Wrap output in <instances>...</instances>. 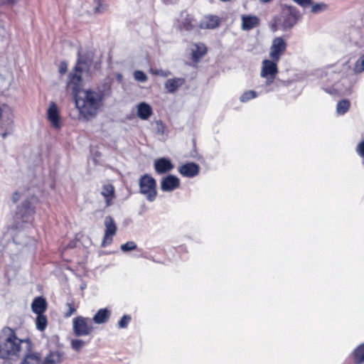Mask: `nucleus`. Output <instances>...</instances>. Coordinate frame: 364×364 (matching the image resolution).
Returning a JSON list of instances; mask_svg holds the SVG:
<instances>
[{
    "label": "nucleus",
    "mask_w": 364,
    "mask_h": 364,
    "mask_svg": "<svg viewBox=\"0 0 364 364\" xmlns=\"http://www.w3.org/2000/svg\"><path fill=\"white\" fill-rule=\"evenodd\" d=\"M182 20L179 23V28L181 30H185L187 31H192L197 25V21L192 14H188L186 11L181 13Z\"/></svg>",
    "instance_id": "obj_17"
},
{
    "label": "nucleus",
    "mask_w": 364,
    "mask_h": 364,
    "mask_svg": "<svg viewBox=\"0 0 364 364\" xmlns=\"http://www.w3.org/2000/svg\"><path fill=\"white\" fill-rule=\"evenodd\" d=\"M105 94L102 91L91 89L82 90L73 97L75 107L85 119L95 117L103 105Z\"/></svg>",
    "instance_id": "obj_1"
},
{
    "label": "nucleus",
    "mask_w": 364,
    "mask_h": 364,
    "mask_svg": "<svg viewBox=\"0 0 364 364\" xmlns=\"http://www.w3.org/2000/svg\"><path fill=\"white\" fill-rule=\"evenodd\" d=\"M154 169L158 174H164L171 171L174 166L171 160L164 157L157 159L154 161Z\"/></svg>",
    "instance_id": "obj_15"
},
{
    "label": "nucleus",
    "mask_w": 364,
    "mask_h": 364,
    "mask_svg": "<svg viewBox=\"0 0 364 364\" xmlns=\"http://www.w3.org/2000/svg\"><path fill=\"white\" fill-rule=\"evenodd\" d=\"M293 1L304 7L310 6V4H311V3H312V0H293Z\"/></svg>",
    "instance_id": "obj_42"
},
{
    "label": "nucleus",
    "mask_w": 364,
    "mask_h": 364,
    "mask_svg": "<svg viewBox=\"0 0 364 364\" xmlns=\"http://www.w3.org/2000/svg\"><path fill=\"white\" fill-rule=\"evenodd\" d=\"M6 136V133H4V134H2V137H3V138H5Z\"/></svg>",
    "instance_id": "obj_47"
},
{
    "label": "nucleus",
    "mask_w": 364,
    "mask_h": 364,
    "mask_svg": "<svg viewBox=\"0 0 364 364\" xmlns=\"http://www.w3.org/2000/svg\"><path fill=\"white\" fill-rule=\"evenodd\" d=\"M185 83V79L181 77H174L168 79L165 82V88L170 93L175 92L180 87Z\"/></svg>",
    "instance_id": "obj_23"
},
{
    "label": "nucleus",
    "mask_w": 364,
    "mask_h": 364,
    "mask_svg": "<svg viewBox=\"0 0 364 364\" xmlns=\"http://www.w3.org/2000/svg\"><path fill=\"white\" fill-rule=\"evenodd\" d=\"M21 194L18 191H15L11 196V200L14 203H16L21 198Z\"/></svg>",
    "instance_id": "obj_43"
},
{
    "label": "nucleus",
    "mask_w": 364,
    "mask_h": 364,
    "mask_svg": "<svg viewBox=\"0 0 364 364\" xmlns=\"http://www.w3.org/2000/svg\"><path fill=\"white\" fill-rule=\"evenodd\" d=\"M26 350L20 364H60L64 353L59 350H50L43 358L41 352L33 350V343L30 338H26Z\"/></svg>",
    "instance_id": "obj_3"
},
{
    "label": "nucleus",
    "mask_w": 364,
    "mask_h": 364,
    "mask_svg": "<svg viewBox=\"0 0 364 364\" xmlns=\"http://www.w3.org/2000/svg\"><path fill=\"white\" fill-rule=\"evenodd\" d=\"M38 198L36 196L32 195L26 198L19 205L17 206L16 218L23 223H27L36 213V207L33 203H37Z\"/></svg>",
    "instance_id": "obj_5"
},
{
    "label": "nucleus",
    "mask_w": 364,
    "mask_h": 364,
    "mask_svg": "<svg viewBox=\"0 0 364 364\" xmlns=\"http://www.w3.org/2000/svg\"><path fill=\"white\" fill-rule=\"evenodd\" d=\"M2 112H3L2 109H1V107H0V119H1V117H2Z\"/></svg>",
    "instance_id": "obj_46"
},
{
    "label": "nucleus",
    "mask_w": 364,
    "mask_h": 364,
    "mask_svg": "<svg viewBox=\"0 0 364 364\" xmlns=\"http://www.w3.org/2000/svg\"><path fill=\"white\" fill-rule=\"evenodd\" d=\"M178 172L184 177L193 178L198 175L200 166L194 162H188L178 168Z\"/></svg>",
    "instance_id": "obj_14"
},
{
    "label": "nucleus",
    "mask_w": 364,
    "mask_h": 364,
    "mask_svg": "<svg viewBox=\"0 0 364 364\" xmlns=\"http://www.w3.org/2000/svg\"><path fill=\"white\" fill-rule=\"evenodd\" d=\"M241 28L243 31H250L260 24L259 18L255 15L243 14L241 16Z\"/></svg>",
    "instance_id": "obj_16"
},
{
    "label": "nucleus",
    "mask_w": 364,
    "mask_h": 364,
    "mask_svg": "<svg viewBox=\"0 0 364 364\" xmlns=\"http://www.w3.org/2000/svg\"><path fill=\"white\" fill-rule=\"evenodd\" d=\"M150 73L152 75H157V76H161L164 77H168L171 73L168 70H163L161 69H151Z\"/></svg>",
    "instance_id": "obj_35"
},
{
    "label": "nucleus",
    "mask_w": 364,
    "mask_h": 364,
    "mask_svg": "<svg viewBox=\"0 0 364 364\" xmlns=\"http://www.w3.org/2000/svg\"><path fill=\"white\" fill-rule=\"evenodd\" d=\"M310 5L311 6V12L314 14L319 13L328 8V5L324 3L313 4L312 2Z\"/></svg>",
    "instance_id": "obj_31"
},
{
    "label": "nucleus",
    "mask_w": 364,
    "mask_h": 364,
    "mask_svg": "<svg viewBox=\"0 0 364 364\" xmlns=\"http://www.w3.org/2000/svg\"><path fill=\"white\" fill-rule=\"evenodd\" d=\"M47 307V301L43 296L36 297L31 304V309L36 314H44Z\"/></svg>",
    "instance_id": "obj_20"
},
{
    "label": "nucleus",
    "mask_w": 364,
    "mask_h": 364,
    "mask_svg": "<svg viewBox=\"0 0 364 364\" xmlns=\"http://www.w3.org/2000/svg\"><path fill=\"white\" fill-rule=\"evenodd\" d=\"M111 314L107 308L100 309L91 320L96 324L105 323L109 321Z\"/></svg>",
    "instance_id": "obj_22"
},
{
    "label": "nucleus",
    "mask_w": 364,
    "mask_h": 364,
    "mask_svg": "<svg viewBox=\"0 0 364 364\" xmlns=\"http://www.w3.org/2000/svg\"><path fill=\"white\" fill-rule=\"evenodd\" d=\"M105 231L101 244L102 247L109 245L112 242V237L116 234L117 228L112 216L109 215L105 220Z\"/></svg>",
    "instance_id": "obj_10"
},
{
    "label": "nucleus",
    "mask_w": 364,
    "mask_h": 364,
    "mask_svg": "<svg viewBox=\"0 0 364 364\" xmlns=\"http://www.w3.org/2000/svg\"><path fill=\"white\" fill-rule=\"evenodd\" d=\"M272 0H259L261 3L266 4L272 1Z\"/></svg>",
    "instance_id": "obj_45"
},
{
    "label": "nucleus",
    "mask_w": 364,
    "mask_h": 364,
    "mask_svg": "<svg viewBox=\"0 0 364 364\" xmlns=\"http://www.w3.org/2000/svg\"><path fill=\"white\" fill-rule=\"evenodd\" d=\"M134 77L139 82H145L147 80L146 74L141 70H136L134 73Z\"/></svg>",
    "instance_id": "obj_36"
},
{
    "label": "nucleus",
    "mask_w": 364,
    "mask_h": 364,
    "mask_svg": "<svg viewBox=\"0 0 364 364\" xmlns=\"http://www.w3.org/2000/svg\"><path fill=\"white\" fill-rule=\"evenodd\" d=\"M277 63L271 60H264L261 70V76L267 80V84L272 83L278 73Z\"/></svg>",
    "instance_id": "obj_9"
},
{
    "label": "nucleus",
    "mask_w": 364,
    "mask_h": 364,
    "mask_svg": "<svg viewBox=\"0 0 364 364\" xmlns=\"http://www.w3.org/2000/svg\"><path fill=\"white\" fill-rule=\"evenodd\" d=\"M296 23V18L294 16L289 15V17H287L284 20V25L288 26L289 27H291L294 24Z\"/></svg>",
    "instance_id": "obj_40"
},
{
    "label": "nucleus",
    "mask_w": 364,
    "mask_h": 364,
    "mask_svg": "<svg viewBox=\"0 0 364 364\" xmlns=\"http://www.w3.org/2000/svg\"><path fill=\"white\" fill-rule=\"evenodd\" d=\"M221 22V18L218 16L208 14L204 16L198 24V28L199 29H215L220 26Z\"/></svg>",
    "instance_id": "obj_12"
},
{
    "label": "nucleus",
    "mask_w": 364,
    "mask_h": 364,
    "mask_svg": "<svg viewBox=\"0 0 364 364\" xmlns=\"http://www.w3.org/2000/svg\"><path fill=\"white\" fill-rule=\"evenodd\" d=\"M179 186L180 179L174 175H168L161 181V189L164 192L173 191Z\"/></svg>",
    "instance_id": "obj_13"
},
{
    "label": "nucleus",
    "mask_w": 364,
    "mask_h": 364,
    "mask_svg": "<svg viewBox=\"0 0 364 364\" xmlns=\"http://www.w3.org/2000/svg\"><path fill=\"white\" fill-rule=\"evenodd\" d=\"M139 193L145 196L147 200L153 202L156 200L158 192L156 179L150 174L145 173L139 179Z\"/></svg>",
    "instance_id": "obj_4"
},
{
    "label": "nucleus",
    "mask_w": 364,
    "mask_h": 364,
    "mask_svg": "<svg viewBox=\"0 0 364 364\" xmlns=\"http://www.w3.org/2000/svg\"><path fill=\"white\" fill-rule=\"evenodd\" d=\"M17 1V0H7L8 4H14Z\"/></svg>",
    "instance_id": "obj_44"
},
{
    "label": "nucleus",
    "mask_w": 364,
    "mask_h": 364,
    "mask_svg": "<svg viewBox=\"0 0 364 364\" xmlns=\"http://www.w3.org/2000/svg\"><path fill=\"white\" fill-rule=\"evenodd\" d=\"M349 358L353 364H364V342L350 353Z\"/></svg>",
    "instance_id": "obj_18"
},
{
    "label": "nucleus",
    "mask_w": 364,
    "mask_h": 364,
    "mask_svg": "<svg viewBox=\"0 0 364 364\" xmlns=\"http://www.w3.org/2000/svg\"><path fill=\"white\" fill-rule=\"evenodd\" d=\"M95 2L97 4L96 7L94 9L95 14H100L105 11L106 9L105 6H104L100 0H95Z\"/></svg>",
    "instance_id": "obj_38"
},
{
    "label": "nucleus",
    "mask_w": 364,
    "mask_h": 364,
    "mask_svg": "<svg viewBox=\"0 0 364 364\" xmlns=\"http://www.w3.org/2000/svg\"><path fill=\"white\" fill-rule=\"evenodd\" d=\"M153 114L151 107L146 103L141 102L137 106V116L143 120L148 119Z\"/></svg>",
    "instance_id": "obj_24"
},
{
    "label": "nucleus",
    "mask_w": 364,
    "mask_h": 364,
    "mask_svg": "<svg viewBox=\"0 0 364 364\" xmlns=\"http://www.w3.org/2000/svg\"><path fill=\"white\" fill-rule=\"evenodd\" d=\"M193 144H194V146H196V141L195 140H193Z\"/></svg>",
    "instance_id": "obj_48"
},
{
    "label": "nucleus",
    "mask_w": 364,
    "mask_h": 364,
    "mask_svg": "<svg viewBox=\"0 0 364 364\" xmlns=\"http://www.w3.org/2000/svg\"><path fill=\"white\" fill-rule=\"evenodd\" d=\"M156 132L159 134H164L166 131V125L161 120H158L156 122Z\"/></svg>",
    "instance_id": "obj_37"
},
{
    "label": "nucleus",
    "mask_w": 364,
    "mask_h": 364,
    "mask_svg": "<svg viewBox=\"0 0 364 364\" xmlns=\"http://www.w3.org/2000/svg\"><path fill=\"white\" fill-rule=\"evenodd\" d=\"M66 307L68 309L64 312L63 316L65 318H69L77 311L79 304L75 303L73 299H71L66 303Z\"/></svg>",
    "instance_id": "obj_27"
},
{
    "label": "nucleus",
    "mask_w": 364,
    "mask_h": 364,
    "mask_svg": "<svg viewBox=\"0 0 364 364\" xmlns=\"http://www.w3.org/2000/svg\"><path fill=\"white\" fill-rule=\"evenodd\" d=\"M16 328L5 326L0 333V360L4 362L15 361L20 357L21 345L26 338L17 337Z\"/></svg>",
    "instance_id": "obj_2"
},
{
    "label": "nucleus",
    "mask_w": 364,
    "mask_h": 364,
    "mask_svg": "<svg viewBox=\"0 0 364 364\" xmlns=\"http://www.w3.org/2000/svg\"><path fill=\"white\" fill-rule=\"evenodd\" d=\"M67 70H68L67 63L65 61H62L59 65V69H58L59 73L63 75L66 73Z\"/></svg>",
    "instance_id": "obj_41"
},
{
    "label": "nucleus",
    "mask_w": 364,
    "mask_h": 364,
    "mask_svg": "<svg viewBox=\"0 0 364 364\" xmlns=\"http://www.w3.org/2000/svg\"><path fill=\"white\" fill-rule=\"evenodd\" d=\"M356 152L364 159V140H362L356 147Z\"/></svg>",
    "instance_id": "obj_39"
},
{
    "label": "nucleus",
    "mask_w": 364,
    "mask_h": 364,
    "mask_svg": "<svg viewBox=\"0 0 364 364\" xmlns=\"http://www.w3.org/2000/svg\"><path fill=\"white\" fill-rule=\"evenodd\" d=\"M36 328L40 331H44L48 326V318L44 314H37L36 319Z\"/></svg>",
    "instance_id": "obj_26"
},
{
    "label": "nucleus",
    "mask_w": 364,
    "mask_h": 364,
    "mask_svg": "<svg viewBox=\"0 0 364 364\" xmlns=\"http://www.w3.org/2000/svg\"><path fill=\"white\" fill-rule=\"evenodd\" d=\"M101 194L105 198L106 205L110 206L116 197L114 186L111 183L104 185Z\"/></svg>",
    "instance_id": "obj_19"
},
{
    "label": "nucleus",
    "mask_w": 364,
    "mask_h": 364,
    "mask_svg": "<svg viewBox=\"0 0 364 364\" xmlns=\"http://www.w3.org/2000/svg\"><path fill=\"white\" fill-rule=\"evenodd\" d=\"M85 343L81 339H73L71 341V346L75 350L79 351L85 346Z\"/></svg>",
    "instance_id": "obj_33"
},
{
    "label": "nucleus",
    "mask_w": 364,
    "mask_h": 364,
    "mask_svg": "<svg viewBox=\"0 0 364 364\" xmlns=\"http://www.w3.org/2000/svg\"><path fill=\"white\" fill-rule=\"evenodd\" d=\"M136 248V245L133 241L127 242L126 243L122 245V246H121V250L123 252H128V251L134 250Z\"/></svg>",
    "instance_id": "obj_34"
},
{
    "label": "nucleus",
    "mask_w": 364,
    "mask_h": 364,
    "mask_svg": "<svg viewBox=\"0 0 364 364\" xmlns=\"http://www.w3.org/2000/svg\"><path fill=\"white\" fill-rule=\"evenodd\" d=\"M350 106V101L348 100H341L338 101L336 106V110L337 112L339 114H346Z\"/></svg>",
    "instance_id": "obj_28"
},
{
    "label": "nucleus",
    "mask_w": 364,
    "mask_h": 364,
    "mask_svg": "<svg viewBox=\"0 0 364 364\" xmlns=\"http://www.w3.org/2000/svg\"><path fill=\"white\" fill-rule=\"evenodd\" d=\"M82 74L83 72L77 68H73L68 74L65 89L72 94L73 98L83 90Z\"/></svg>",
    "instance_id": "obj_6"
},
{
    "label": "nucleus",
    "mask_w": 364,
    "mask_h": 364,
    "mask_svg": "<svg viewBox=\"0 0 364 364\" xmlns=\"http://www.w3.org/2000/svg\"><path fill=\"white\" fill-rule=\"evenodd\" d=\"M47 118L52 127L58 130L62 128L63 122L60 119V112L57 105L53 102L50 103L47 111Z\"/></svg>",
    "instance_id": "obj_11"
},
{
    "label": "nucleus",
    "mask_w": 364,
    "mask_h": 364,
    "mask_svg": "<svg viewBox=\"0 0 364 364\" xmlns=\"http://www.w3.org/2000/svg\"><path fill=\"white\" fill-rule=\"evenodd\" d=\"M94 329L92 320L89 317L77 316L73 320V331L77 337L90 336Z\"/></svg>",
    "instance_id": "obj_7"
},
{
    "label": "nucleus",
    "mask_w": 364,
    "mask_h": 364,
    "mask_svg": "<svg viewBox=\"0 0 364 364\" xmlns=\"http://www.w3.org/2000/svg\"><path fill=\"white\" fill-rule=\"evenodd\" d=\"M92 57L90 53L81 54L77 53V59L73 68H77L83 72L84 68H89L92 63Z\"/></svg>",
    "instance_id": "obj_21"
},
{
    "label": "nucleus",
    "mask_w": 364,
    "mask_h": 364,
    "mask_svg": "<svg viewBox=\"0 0 364 364\" xmlns=\"http://www.w3.org/2000/svg\"><path fill=\"white\" fill-rule=\"evenodd\" d=\"M257 92L254 90H247L243 92L240 96V100L241 102H247L250 100L255 99L257 97Z\"/></svg>",
    "instance_id": "obj_29"
},
{
    "label": "nucleus",
    "mask_w": 364,
    "mask_h": 364,
    "mask_svg": "<svg viewBox=\"0 0 364 364\" xmlns=\"http://www.w3.org/2000/svg\"><path fill=\"white\" fill-rule=\"evenodd\" d=\"M194 47L195 48L192 52V58L194 61L198 62L207 53V48L203 43H196Z\"/></svg>",
    "instance_id": "obj_25"
},
{
    "label": "nucleus",
    "mask_w": 364,
    "mask_h": 364,
    "mask_svg": "<svg viewBox=\"0 0 364 364\" xmlns=\"http://www.w3.org/2000/svg\"><path fill=\"white\" fill-rule=\"evenodd\" d=\"M132 320L129 315H124L118 322V327L119 328H126Z\"/></svg>",
    "instance_id": "obj_32"
},
{
    "label": "nucleus",
    "mask_w": 364,
    "mask_h": 364,
    "mask_svg": "<svg viewBox=\"0 0 364 364\" xmlns=\"http://www.w3.org/2000/svg\"><path fill=\"white\" fill-rule=\"evenodd\" d=\"M353 71L355 73H361L364 72V54L362 55L355 63Z\"/></svg>",
    "instance_id": "obj_30"
},
{
    "label": "nucleus",
    "mask_w": 364,
    "mask_h": 364,
    "mask_svg": "<svg viewBox=\"0 0 364 364\" xmlns=\"http://www.w3.org/2000/svg\"><path fill=\"white\" fill-rule=\"evenodd\" d=\"M287 48V43L283 37H276L273 39L269 52V58L276 62H279Z\"/></svg>",
    "instance_id": "obj_8"
}]
</instances>
